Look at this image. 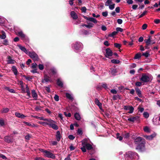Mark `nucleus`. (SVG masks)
I'll use <instances>...</instances> for the list:
<instances>
[{"label":"nucleus","instance_id":"5","mask_svg":"<svg viewBox=\"0 0 160 160\" xmlns=\"http://www.w3.org/2000/svg\"><path fill=\"white\" fill-rule=\"evenodd\" d=\"M72 47L76 52H80L83 48L82 44L80 42H76L72 45Z\"/></svg>","mask_w":160,"mask_h":160},{"label":"nucleus","instance_id":"43","mask_svg":"<svg viewBox=\"0 0 160 160\" xmlns=\"http://www.w3.org/2000/svg\"><path fill=\"white\" fill-rule=\"evenodd\" d=\"M115 4H111L109 5L108 6L109 9L111 10L115 8Z\"/></svg>","mask_w":160,"mask_h":160},{"label":"nucleus","instance_id":"37","mask_svg":"<svg viewBox=\"0 0 160 160\" xmlns=\"http://www.w3.org/2000/svg\"><path fill=\"white\" fill-rule=\"evenodd\" d=\"M141 57V54L140 53H138L136 54L134 58L135 59H139Z\"/></svg>","mask_w":160,"mask_h":160},{"label":"nucleus","instance_id":"9","mask_svg":"<svg viewBox=\"0 0 160 160\" xmlns=\"http://www.w3.org/2000/svg\"><path fill=\"white\" fill-rule=\"evenodd\" d=\"M4 141L8 143H10L13 142L14 139L11 138L9 136H6L4 138Z\"/></svg>","mask_w":160,"mask_h":160},{"label":"nucleus","instance_id":"32","mask_svg":"<svg viewBox=\"0 0 160 160\" xmlns=\"http://www.w3.org/2000/svg\"><path fill=\"white\" fill-rule=\"evenodd\" d=\"M66 97L68 99L72 100L73 98L72 95L68 93H66Z\"/></svg>","mask_w":160,"mask_h":160},{"label":"nucleus","instance_id":"56","mask_svg":"<svg viewBox=\"0 0 160 160\" xmlns=\"http://www.w3.org/2000/svg\"><path fill=\"white\" fill-rule=\"evenodd\" d=\"M154 22L157 24H159L160 23V20L158 19H155L154 20Z\"/></svg>","mask_w":160,"mask_h":160},{"label":"nucleus","instance_id":"46","mask_svg":"<svg viewBox=\"0 0 160 160\" xmlns=\"http://www.w3.org/2000/svg\"><path fill=\"white\" fill-rule=\"evenodd\" d=\"M123 137L124 138H128L129 137V134L128 133H125L123 134Z\"/></svg>","mask_w":160,"mask_h":160},{"label":"nucleus","instance_id":"15","mask_svg":"<svg viewBox=\"0 0 160 160\" xmlns=\"http://www.w3.org/2000/svg\"><path fill=\"white\" fill-rule=\"evenodd\" d=\"M95 103L96 104L98 105L99 107V109L101 110H102V104L100 102L98 99L97 98H96L95 99Z\"/></svg>","mask_w":160,"mask_h":160},{"label":"nucleus","instance_id":"51","mask_svg":"<svg viewBox=\"0 0 160 160\" xmlns=\"http://www.w3.org/2000/svg\"><path fill=\"white\" fill-rule=\"evenodd\" d=\"M54 98L56 101H58L59 100V96L56 94L55 95Z\"/></svg>","mask_w":160,"mask_h":160},{"label":"nucleus","instance_id":"28","mask_svg":"<svg viewBox=\"0 0 160 160\" xmlns=\"http://www.w3.org/2000/svg\"><path fill=\"white\" fill-rule=\"evenodd\" d=\"M26 92L27 93V95L29 98L30 97V93L29 91V89L28 85H26Z\"/></svg>","mask_w":160,"mask_h":160},{"label":"nucleus","instance_id":"16","mask_svg":"<svg viewBox=\"0 0 160 160\" xmlns=\"http://www.w3.org/2000/svg\"><path fill=\"white\" fill-rule=\"evenodd\" d=\"M56 122L54 121V122H52L50 126V127H51L53 129L55 130H57L58 129V127L56 124Z\"/></svg>","mask_w":160,"mask_h":160},{"label":"nucleus","instance_id":"19","mask_svg":"<svg viewBox=\"0 0 160 160\" xmlns=\"http://www.w3.org/2000/svg\"><path fill=\"white\" fill-rule=\"evenodd\" d=\"M71 17L74 19H76L78 18V16L77 14L74 11H72L71 12Z\"/></svg>","mask_w":160,"mask_h":160},{"label":"nucleus","instance_id":"17","mask_svg":"<svg viewBox=\"0 0 160 160\" xmlns=\"http://www.w3.org/2000/svg\"><path fill=\"white\" fill-rule=\"evenodd\" d=\"M32 97L35 100H37L38 98V95L34 90H32Z\"/></svg>","mask_w":160,"mask_h":160},{"label":"nucleus","instance_id":"60","mask_svg":"<svg viewBox=\"0 0 160 160\" xmlns=\"http://www.w3.org/2000/svg\"><path fill=\"white\" fill-rule=\"evenodd\" d=\"M82 33L83 34L85 35H88L89 34V32L85 30H83Z\"/></svg>","mask_w":160,"mask_h":160},{"label":"nucleus","instance_id":"59","mask_svg":"<svg viewBox=\"0 0 160 160\" xmlns=\"http://www.w3.org/2000/svg\"><path fill=\"white\" fill-rule=\"evenodd\" d=\"M142 85V83L140 82H137L135 83V85L136 86L140 87Z\"/></svg>","mask_w":160,"mask_h":160},{"label":"nucleus","instance_id":"23","mask_svg":"<svg viewBox=\"0 0 160 160\" xmlns=\"http://www.w3.org/2000/svg\"><path fill=\"white\" fill-rule=\"evenodd\" d=\"M45 121H46L47 126H48L49 127L52 122H54V120L50 119H48L47 118Z\"/></svg>","mask_w":160,"mask_h":160},{"label":"nucleus","instance_id":"4","mask_svg":"<svg viewBox=\"0 0 160 160\" xmlns=\"http://www.w3.org/2000/svg\"><path fill=\"white\" fill-rule=\"evenodd\" d=\"M152 79V77L151 75L149 73H143L140 80L144 82H151Z\"/></svg>","mask_w":160,"mask_h":160},{"label":"nucleus","instance_id":"61","mask_svg":"<svg viewBox=\"0 0 160 160\" xmlns=\"http://www.w3.org/2000/svg\"><path fill=\"white\" fill-rule=\"evenodd\" d=\"M35 160H46L45 159H44L43 158H42L41 157H36L35 158Z\"/></svg>","mask_w":160,"mask_h":160},{"label":"nucleus","instance_id":"38","mask_svg":"<svg viewBox=\"0 0 160 160\" xmlns=\"http://www.w3.org/2000/svg\"><path fill=\"white\" fill-rule=\"evenodd\" d=\"M111 62H112V63H113L118 64L119 63L120 61L118 60L113 59L111 60Z\"/></svg>","mask_w":160,"mask_h":160},{"label":"nucleus","instance_id":"48","mask_svg":"<svg viewBox=\"0 0 160 160\" xmlns=\"http://www.w3.org/2000/svg\"><path fill=\"white\" fill-rule=\"evenodd\" d=\"M116 32H117V33L118 32H122L123 31V29L122 28H116Z\"/></svg>","mask_w":160,"mask_h":160},{"label":"nucleus","instance_id":"52","mask_svg":"<svg viewBox=\"0 0 160 160\" xmlns=\"http://www.w3.org/2000/svg\"><path fill=\"white\" fill-rule=\"evenodd\" d=\"M64 114L67 117H70L71 116V114L70 113H68L67 114L66 112H64Z\"/></svg>","mask_w":160,"mask_h":160},{"label":"nucleus","instance_id":"34","mask_svg":"<svg viewBox=\"0 0 160 160\" xmlns=\"http://www.w3.org/2000/svg\"><path fill=\"white\" fill-rule=\"evenodd\" d=\"M89 21L95 23H97L98 22V21L95 18H90Z\"/></svg>","mask_w":160,"mask_h":160},{"label":"nucleus","instance_id":"49","mask_svg":"<svg viewBox=\"0 0 160 160\" xmlns=\"http://www.w3.org/2000/svg\"><path fill=\"white\" fill-rule=\"evenodd\" d=\"M77 133L78 134L82 135V132L81 129H78L77 131Z\"/></svg>","mask_w":160,"mask_h":160},{"label":"nucleus","instance_id":"18","mask_svg":"<svg viewBox=\"0 0 160 160\" xmlns=\"http://www.w3.org/2000/svg\"><path fill=\"white\" fill-rule=\"evenodd\" d=\"M15 115L17 117L21 118H24L26 117V116L23 114L19 112H16L15 113Z\"/></svg>","mask_w":160,"mask_h":160},{"label":"nucleus","instance_id":"12","mask_svg":"<svg viewBox=\"0 0 160 160\" xmlns=\"http://www.w3.org/2000/svg\"><path fill=\"white\" fill-rule=\"evenodd\" d=\"M52 81L51 80V79L50 77L47 75H45L44 77V79L42 80V82L43 83L44 82H51Z\"/></svg>","mask_w":160,"mask_h":160},{"label":"nucleus","instance_id":"24","mask_svg":"<svg viewBox=\"0 0 160 160\" xmlns=\"http://www.w3.org/2000/svg\"><path fill=\"white\" fill-rule=\"evenodd\" d=\"M135 90L138 96L140 98H142V95L141 94V90L138 88H136Z\"/></svg>","mask_w":160,"mask_h":160},{"label":"nucleus","instance_id":"47","mask_svg":"<svg viewBox=\"0 0 160 160\" xmlns=\"http://www.w3.org/2000/svg\"><path fill=\"white\" fill-rule=\"evenodd\" d=\"M117 138L120 141H121L122 139V137L121 136H119V134L117 133L116 134Z\"/></svg>","mask_w":160,"mask_h":160},{"label":"nucleus","instance_id":"13","mask_svg":"<svg viewBox=\"0 0 160 160\" xmlns=\"http://www.w3.org/2000/svg\"><path fill=\"white\" fill-rule=\"evenodd\" d=\"M106 57L109 58V57L112 56V52L111 50L109 48H107L106 49Z\"/></svg>","mask_w":160,"mask_h":160},{"label":"nucleus","instance_id":"7","mask_svg":"<svg viewBox=\"0 0 160 160\" xmlns=\"http://www.w3.org/2000/svg\"><path fill=\"white\" fill-rule=\"evenodd\" d=\"M28 54L30 58H32L34 61L38 60L39 58L38 56L34 52H29Z\"/></svg>","mask_w":160,"mask_h":160},{"label":"nucleus","instance_id":"31","mask_svg":"<svg viewBox=\"0 0 160 160\" xmlns=\"http://www.w3.org/2000/svg\"><path fill=\"white\" fill-rule=\"evenodd\" d=\"M112 3V0H107L105 3V6H108Z\"/></svg>","mask_w":160,"mask_h":160},{"label":"nucleus","instance_id":"63","mask_svg":"<svg viewBox=\"0 0 160 160\" xmlns=\"http://www.w3.org/2000/svg\"><path fill=\"white\" fill-rule=\"evenodd\" d=\"M68 137L70 139L72 140H73L75 138V137H74L73 135H69Z\"/></svg>","mask_w":160,"mask_h":160},{"label":"nucleus","instance_id":"2","mask_svg":"<svg viewBox=\"0 0 160 160\" xmlns=\"http://www.w3.org/2000/svg\"><path fill=\"white\" fill-rule=\"evenodd\" d=\"M89 139L85 138L82 141V147L81 148V149L83 152H86V148L88 150H90L92 148V145L88 143Z\"/></svg>","mask_w":160,"mask_h":160},{"label":"nucleus","instance_id":"27","mask_svg":"<svg viewBox=\"0 0 160 160\" xmlns=\"http://www.w3.org/2000/svg\"><path fill=\"white\" fill-rule=\"evenodd\" d=\"M12 69L13 72L15 75L18 74V71L16 68V67L14 66H13L12 67Z\"/></svg>","mask_w":160,"mask_h":160},{"label":"nucleus","instance_id":"55","mask_svg":"<svg viewBox=\"0 0 160 160\" xmlns=\"http://www.w3.org/2000/svg\"><path fill=\"white\" fill-rule=\"evenodd\" d=\"M114 45L115 47L118 48H120L121 47V44L118 43H115L114 44Z\"/></svg>","mask_w":160,"mask_h":160},{"label":"nucleus","instance_id":"26","mask_svg":"<svg viewBox=\"0 0 160 160\" xmlns=\"http://www.w3.org/2000/svg\"><path fill=\"white\" fill-rule=\"evenodd\" d=\"M57 84L58 86L61 87H62L63 84L60 79H58L57 80Z\"/></svg>","mask_w":160,"mask_h":160},{"label":"nucleus","instance_id":"1","mask_svg":"<svg viewBox=\"0 0 160 160\" xmlns=\"http://www.w3.org/2000/svg\"><path fill=\"white\" fill-rule=\"evenodd\" d=\"M134 142L136 146V149L140 152H142L145 150V142L144 139L141 137H138L135 139Z\"/></svg>","mask_w":160,"mask_h":160},{"label":"nucleus","instance_id":"40","mask_svg":"<svg viewBox=\"0 0 160 160\" xmlns=\"http://www.w3.org/2000/svg\"><path fill=\"white\" fill-rule=\"evenodd\" d=\"M5 89L11 92L14 93L15 92L14 90L13 89H10L8 87H6Z\"/></svg>","mask_w":160,"mask_h":160},{"label":"nucleus","instance_id":"50","mask_svg":"<svg viewBox=\"0 0 160 160\" xmlns=\"http://www.w3.org/2000/svg\"><path fill=\"white\" fill-rule=\"evenodd\" d=\"M117 72L116 70L115 69H113L111 70V73L113 75H115Z\"/></svg>","mask_w":160,"mask_h":160},{"label":"nucleus","instance_id":"35","mask_svg":"<svg viewBox=\"0 0 160 160\" xmlns=\"http://www.w3.org/2000/svg\"><path fill=\"white\" fill-rule=\"evenodd\" d=\"M2 35H0V38L2 39H4L6 37L5 33L4 31L2 32Z\"/></svg>","mask_w":160,"mask_h":160},{"label":"nucleus","instance_id":"22","mask_svg":"<svg viewBox=\"0 0 160 160\" xmlns=\"http://www.w3.org/2000/svg\"><path fill=\"white\" fill-rule=\"evenodd\" d=\"M61 138L60 132L59 131H57L56 132V138L58 141H60Z\"/></svg>","mask_w":160,"mask_h":160},{"label":"nucleus","instance_id":"14","mask_svg":"<svg viewBox=\"0 0 160 160\" xmlns=\"http://www.w3.org/2000/svg\"><path fill=\"white\" fill-rule=\"evenodd\" d=\"M139 117L136 116L135 117L129 118L128 119V120L130 122H133L135 121H138L139 120Z\"/></svg>","mask_w":160,"mask_h":160},{"label":"nucleus","instance_id":"36","mask_svg":"<svg viewBox=\"0 0 160 160\" xmlns=\"http://www.w3.org/2000/svg\"><path fill=\"white\" fill-rule=\"evenodd\" d=\"M142 55L146 58H148L150 56V54L149 52H146L143 53Z\"/></svg>","mask_w":160,"mask_h":160},{"label":"nucleus","instance_id":"54","mask_svg":"<svg viewBox=\"0 0 160 160\" xmlns=\"http://www.w3.org/2000/svg\"><path fill=\"white\" fill-rule=\"evenodd\" d=\"M102 15L105 17H106L108 15V12L107 11H105L102 12Z\"/></svg>","mask_w":160,"mask_h":160},{"label":"nucleus","instance_id":"39","mask_svg":"<svg viewBox=\"0 0 160 160\" xmlns=\"http://www.w3.org/2000/svg\"><path fill=\"white\" fill-rule=\"evenodd\" d=\"M145 41L147 45H149L151 44V39L149 38L148 39L145 40Z\"/></svg>","mask_w":160,"mask_h":160},{"label":"nucleus","instance_id":"8","mask_svg":"<svg viewBox=\"0 0 160 160\" xmlns=\"http://www.w3.org/2000/svg\"><path fill=\"white\" fill-rule=\"evenodd\" d=\"M157 135V134L154 132L152 134L150 135H144L143 136L147 140H151L153 139Z\"/></svg>","mask_w":160,"mask_h":160},{"label":"nucleus","instance_id":"25","mask_svg":"<svg viewBox=\"0 0 160 160\" xmlns=\"http://www.w3.org/2000/svg\"><path fill=\"white\" fill-rule=\"evenodd\" d=\"M74 117L78 120H79L81 119L80 116L78 113L76 112L74 114Z\"/></svg>","mask_w":160,"mask_h":160},{"label":"nucleus","instance_id":"58","mask_svg":"<svg viewBox=\"0 0 160 160\" xmlns=\"http://www.w3.org/2000/svg\"><path fill=\"white\" fill-rule=\"evenodd\" d=\"M38 68H39V69H40V70H42L44 68V67H43V65L41 64H39L38 65Z\"/></svg>","mask_w":160,"mask_h":160},{"label":"nucleus","instance_id":"3","mask_svg":"<svg viewBox=\"0 0 160 160\" xmlns=\"http://www.w3.org/2000/svg\"><path fill=\"white\" fill-rule=\"evenodd\" d=\"M125 157L128 160H137L138 159V155L136 153L131 151L126 152Z\"/></svg>","mask_w":160,"mask_h":160},{"label":"nucleus","instance_id":"57","mask_svg":"<svg viewBox=\"0 0 160 160\" xmlns=\"http://www.w3.org/2000/svg\"><path fill=\"white\" fill-rule=\"evenodd\" d=\"M147 12V11H145L143 12V13L141 14L139 17V18H141L145 15Z\"/></svg>","mask_w":160,"mask_h":160},{"label":"nucleus","instance_id":"41","mask_svg":"<svg viewBox=\"0 0 160 160\" xmlns=\"http://www.w3.org/2000/svg\"><path fill=\"white\" fill-rule=\"evenodd\" d=\"M9 111V109L8 108H3L2 111V113H6L8 112Z\"/></svg>","mask_w":160,"mask_h":160},{"label":"nucleus","instance_id":"20","mask_svg":"<svg viewBox=\"0 0 160 160\" xmlns=\"http://www.w3.org/2000/svg\"><path fill=\"white\" fill-rule=\"evenodd\" d=\"M18 46L22 51L25 52L26 54H28V52L27 50L24 47L20 45H18Z\"/></svg>","mask_w":160,"mask_h":160},{"label":"nucleus","instance_id":"62","mask_svg":"<svg viewBox=\"0 0 160 160\" xmlns=\"http://www.w3.org/2000/svg\"><path fill=\"white\" fill-rule=\"evenodd\" d=\"M31 137V136H30V135L29 134H28L27 135H26L25 137V138L26 140H29L30 138Z\"/></svg>","mask_w":160,"mask_h":160},{"label":"nucleus","instance_id":"64","mask_svg":"<svg viewBox=\"0 0 160 160\" xmlns=\"http://www.w3.org/2000/svg\"><path fill=\"white\" fill-rule=\"evenodd\" d=\"M147 27V25L146 24H144L142 26V28L143 30H145Z\"/></svg>","mask_w":160,"mask_h":160},{"label":"nucleus","instance_id":"21","mask_svg":"<svg viewBox=\"0 0 160 160\" xmlns=\"http://www.w3.org/2000/svg\"><path fill=\"white\" fill-rule=\"evenodd\" d=\"M8 59L7 63L8 64H13L15 62V61L12 59L10 56L8 57Z\"/></svg>","mask_w":160,"mask_h":160},{"label":"nucleus","instance_id":"42","mask_svg":"<svg viewBox=\"0 0 160 160\" xmlns=\"http://www.w3.org/2000/svg\"><path fill=\"white\" fill-rule=\"evenodd\" d=\"M38 123L44 126H47L46 121H44L43 122H39Z\"/></svg>","mask_w":160,"mask_h":160},{"label":"nucleus","instance_id":"53","mask_svg":"<svg viewBox=\"0 0 160 160\" xmlns=\"http://www.w3.org/2000/svg\"><path fill=\"white\" fill-rule=\"evenodd\" d=\"M37 64L36 63H33L32 64L31 68H35L37 67Z\"/></svg>","mask_w":160,"mask_h":160},{"label":"nucleus","instance_id":"11","mask_svg":"<svg viewBox=\"0 0 160 160\" xmlns=\"http://www.w3.org/2000/svg\"><path fill=\"white\" fill-rule=\"evenodd\" d=\"M124 109L126 110H129V113H132L134 110V108L132 106H124Z\"/></svg>","mask_w":160,"mask_h":160},{"label":"nucleus","instance_id":"29","mask_svg":"<svg viewBox=\"0 0 160 160\" xmlns=\"http://www.w3.org/2000/svg\"><path fill=\"white\" fill-rule=\"evenodd\" d=\"M83 27L85 26V27L90 28L93 27V24L92 23H89L88 25L87 24H83L82 25Z\"/></svg>","mask_w":160,"mask_h":160},{"label":"nucleus","instance_id":"10","mask_svg":"<svg viewBox=\"0 0 160 160\" xmlns=\"http://www.w3.org/2000/svg\"><path fill=\"white\" fill-rule=\"evenodd\" d=\"M44 155L46 157L48 158H55V156L53 153L47 150L45 151Z\"/></svg>","mask_w":160,"mask_h":160},{"label":"nucleus","instance_id":"30","mask_svg":"<svg viewBox=\"0 0 160 160\" xmlns=\"http://www.w3.org/2000/svg\"><path fill=\"white\" fill-rule=\"evenodd\" d=\"M144 131L146 132L149 133L150 132V128L147 126H145L143 128Z\"/></svg>","mask_w":160,"mask_h":160},{"label":"nucleus","instance_id":"45","mask_svg":"<svg viewBox=\"0 0 160 160\" xmlns=\"http://www.w3.org/2000/svg\"><path fill=\"white\" fill-rule=\"evenodd\" d=\"M143 114L144 117L146 118H148L149 116V114L148 112H145L143 113Z\"/></svg>","mask_w":160,"mask_h":160},{"label":"nucleus","instance_id":"6","mask_svg":"<svg viewBox=\"0 0 160 160\" xmlns=\"http://www.w3.org/2000/svg\"><path fill=\"white\" fill-rule=\"evenodd\" d=\"M17 35L20 37L24 41V42H28L29 38H28L24 34L22 31H20L18 32Z\"/></svg>","mask_w":160,"mask_h":160},{"label":"nucleus","instance_id":"33","mask_svg":"<svg viewBox=\"0 0 160 160\" xmlns=\"http://www.w3.org/2000/svg\"><path fill=\"white\" fill-rule=\"evenodd\" d=\"M89 21L95 23H97L98 22V21L95 18H90Z\"/></svg>","mask_w":160,"mask_h":160},{"label":"nucleus","instance_id":"44","mask_svg":"<svg viewBox=\"0 0 160 160\" xmlns=\"http://www.w3.org/2000/svg\"><path fill=\"white\" fill-rule=\"evenodd\" d=\"M117 33V32L114 31L112 33L109 35L108 36L110 37H113Z\"/></svg>","mask_w":160,"mask_h":160}]
</instances>
